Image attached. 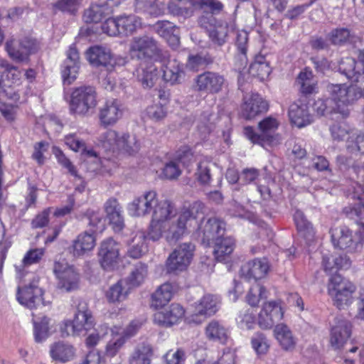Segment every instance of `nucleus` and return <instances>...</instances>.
Segmentation results:
<instances>
[{
  "label": "nucleus",
  "instance_id": "9",
  "mask_svg": "<svg viewBox=\"0 0 364 364\" xmlns=\"http://www.w3.org/2000/svg\"><path fill=\"white\" fill-rule=\"evenodd\" d=\"M331 240L335 247L348 252H359L364 242L363 235L358 231L354 234L347 227H341L331 230Z\"/></svg>",
  "mask_w": 364,
  "mask_h": 364
},
{
  "label": "nucleus",
  "instance_id": "10",
  "mask_svg": "<svg viewBox=\"0 0 364 364\" xmlns=\"http://www.w3.org/2000/svg\"><path fill=\"white\" fill-rule=\"evenodd\" d=\"M225 84V77L215 71L206 70L193 79L192 89L200 93L218 94Z\"/></svg>",
  "mask_w": 364,
  "mask_h": 364
},
{
  "label": "nucleus",
  "instance_id": "32",
  "mask_svg": "<svg viewBox=\"0 0 364 364\" xmlns=\"http://www.w3.org/2000/svg\"><path fill=\"white\" fill-rule=\"evenodd\" d=\"M198 0H171L168 4V9L171 14L188 18L191 17L195 12L197 6Z\"/></svg>",
  "mask_w": 364,
  "mask_h": 364
},
{
  "label": "nucleus",
  "instance_id": "12",
  "mask_svg": "<svg viewBox=\"0 0 364 364\" xmlns=\"http://www.w3.org/2000/svg\"><path fill=\"white\" fill-rule=\"evenodd\" d=\"M279 123L277 120L272 117H268L262 120L258 127L260 134H257L251 127L245 128L244 134L252 143L260 144L264 146L266 144H272L275 137L274 134L277 129Z\"/></svg>",
  "mask_w": 364,
  "mask_h": 364
},
{
  "label": "nucleus",
  "instance_id": "53",
  "mask_svg": "<svg viewBox=\"0 0 364 364\" xmlns=\"http://www.w3.org/2000/svg\"><path fill=\"white\" fill-rule=\"evenodd\" d=\"M147 274V265L144 263L137 262L133 267L126 280L131 287H138L144 282Z\"/></svg>",
  "mask_w": 364,
  "mask_h": 364
},
{
  "label": "nucleus",
  "instance_id": "3",
  "mask_svg": "<svg viewBox=\"0 0 364 364\" xmlns=\"http://www.w3.org/2000/svg\"><path fill=\"white\" fill-rule=\"evenodd\" d=\"M196 217L188 208L181 210L178 214L174 205V213L166 222L165 239L169 243H176L184 235L190 232V228L196 225Z\"/></svg>",
  "mask_w": 364,
  "mask_h": 364
},
{
  "label": "nucleus",
  "instance_id": "55",
  "mask_svg": "<svg viewBox=\"0 0 364 364\" xmlns=\"http://www.w3.org/2000/svg\"><path fill=\"white\" fill-rule=\"evenodd\" d=\"M228 32V25L226 23L218 22L208 31V36L213 43L222 46L226 41Z\"/></svg>",
  "mask_w": 364,
  "mask_h": 364
},
{
  "label": "nucleus",
  "instance_id": "54",
  "mask_svg": "<svg viewBox=\"0 0 364 364\" xmlns=\"http://www.w3.org/2000/svg\"><path fill=\"white\" fill-rule=\"evenodd\" d=\"M120 34L129 35L141 26V19L135 15L119 16Z\"/></svg>",
  "mask_w": 364,
  "mask_h": 364
},
{
  "label": "nucleus",
  "instance_id": "22",
  "mask_svg": "<svg viewBox=\"0 0 364 364\" xmlns=\"http://www.w3.org/2000/svg\"><path fill=\"white\" fill-rule=\"evenodd\" d=\"M18 41L20 43V51L16 50L13 41H6V50L13 60L23 62L27 60L28 55L36 49V41L30 37H24Z\"/></svg>",
  "mask_w": 364,
  "mask_h": 364
},
{
  "label": "nucleus",
  "instance_id": "4",
  "mask_svg": "<svg viewBox=\"0 0 364 364\" xmlns=\"http://www.w3.org/2000/svg\"><path fill=\"white\" fill-rule=\"evenodd\" d=\"M97 95L92 86H80L75 88L69 101L70 114L85 117L93 112L97 105Z\"/></svg>",
  "mask_w": 364,
  "mask_h": 364
},
{
  "label": "nucleus",
  "instance_id": "50",
  "mask_svg": "<svg viewBox=\"0 0 364 364\" xmlns=\"http://www.w3.org/2000/svg\"><path fill=\"white\" fill-rule=\"evenodd\" d=\"M5 68L3 73V79L0 80V88L11 87L13 85H18L21 78V73L18 68L7 63L1 65Z\"/></svg>",
  "mask_w": 364,
  "mask_h": 364
},
{
  "label": "nucleus",
  "instance_id": "14",
  "mask_svg": "<svg viewBox=\"0 0 364 364\" xmlns=\"http://www.w3.org/2000/svg\"><path fill=\"white\" fill-rule=\"evenodd\" d=\"M358 58L362 63H358L353 58H346L341 60L338 71L353 83H364V50L359 51Z\"/></svg>",
  "mask_w": 364,
  "mask_h": 364
},
{
  "label": "nucleus",
  "instance_id": "11",
  "mask_svg": "<svg viewBox=\"0 0 364 364\" xmlns=\"http://www.w3.org/2000/svg\"><path fill=\"white\" fill-rule=\"evenodd\" d=\"M161 50L157 42L148 36L135 37L130 45V54L132 58L138 60L158 59L161 55ZM146 62V61H144Z\"/></svg>",
  "mask_w": 364,
  "mask_h": 364
},
{
  "label": "nucleus",
  "instance_id": "5",
  "mask_svg": "<svg viewBox=\"0 0 364 364\" xmlns=\"http://www.w3.org/2000/svg\"><path fill=\"white\" fill-rule=\"evenodd\" d=\"M74 304L76 309L74 318L72 321L65 323L61 329L62 336H68L70 330L73 334L80 335L92 329L95 325V318L87 301L78 298L74 301Z\"/></svg>",
  "mask_w": 364,
  "mask_h": 364
},
{
  "label": "nucleus",
  "instance_id": "29",
  "mask_svg": "<svg viewBox=\"0 0 364 364\" xmlns=\"http://www.w3.org/2000/svg\"><path fill=\"white\" fill-rule=\"evenodd\" d=\"M136 77L144 89H150L158 80L159 72L155 65L144 62L136 70Z\"/></svg>",
  "mask_w": 364,
  "mask_h": 364
},
{
  "label": "nucleus",
  "instance_id": "43",
  "mask_svg": "<svg viewBox=\"0 0 364 364\" xmlns=\"http://www.w3.org/2000/svg\"><path fill=\"white\" fill-rule=\"evenodd\" d=\"M355 36L347 28H336L326 36V39L333 46H343L352 42Z\"/></svg>",
  "mask_w": 364,
  "mask_h": 364
},
{
  "label": "nucleus",
  "instance_id": "18",
  "mask_svg": "<svg viewBox=\"0 0 364 364\" xmlns=\"http://www.w3.org/2000/svg\"><path fill=\"white\" fill-rule=\"evenodd\" d=\"M202 243L210 246L212 242L225 235V223L215 218L208 219L199 228Z\"/></svg>",
  "mask_w": 364,
  "mask_h": 364
},
{
  "label": "nucleus",
  "instance_id": "19",
  "mask_svg": "<svg viewBox=\"0 0 364 364\" xmlns=\"http://www.w3.org/2000/svg\"><path fill=\"white\" fill-rule=\"evenodd\" d=\"M352 325L346 319L336 318L335 323L331 329L330 343L334 349H339L351 335Z\"/></svg>",
  "mask_w": 364,
  "mask_h": 364
},
{
  "label": "nucleus",
  "instance_id": "57",
  "mask_svg": "<svg viewBox=\"0 0 364 364\" xmlns=\"http://www.w3.org/2000/svg\"><path fill=\"white\" fill-rule=\"evenodd\" d=\"M336 162L341 171H348L350 176L353 177V173L360 171V167L364 165V162L353 161L350 158L344 155H339L336 158Z\"/></svg>",
  "mask_w": 364,
  "mask_h": 364
},
{
  "label": "nucleus",
  "instance_id": "59",
  "mask_svg": "<svg viewBox=\"0 0 364 364\" xmlns=\"http://www.w3.org/2000/svg\"><path fill=\"white\" fill-rule=\"evenodd\" d=\"M53 153L56 157L58 162L67 168L68 172L75 178L81 180V176L77 173L76 167L72 164L69 159L63 154V152L58 147H53Z\"/></svg>",
  "mask_w": 364,
  "mask_h": 364
},
{
  "label": "nucleus",
  "instance_id": "28",
  "mask_svg": "<svg viewBox=\"0 0 364 364\" xmlns=\"http://www.w3.org/2000/svg\"><path fill=\"white\" fill-rule=\"evenodd\" d=\"M266 259H255L245 264L241 268V274L245 279L257 280L263 278L269 270Z\"/></svg>",
  "mask_w": 364,
  "mask_h": 364
},
{
  "label": "nucleus",
  "instance_id": "7",
  "mask_svg": "<svg viewBox=\"0 0 364 364\" xmlns=\"http://www.w3.org/2000/svg\"><path fill=\"white\" fill-rule=\"evenodd\" d=\"M195 245L192 242H183L177 246L166 261L167 273L178 274L186 270L193 257Z\"/></svg>",
  "mask_w": 364,
  "mask_h": 364
},
{
  "label": "nucleus",
  "instance_id": "45",
  "mask_svg": "<svg viewBox=\"0 0 364 364\" xmlns=\"http://www.w3.org/2000/svg\"><path fill=\"white\" fill-rule=\"evenodd\" d=\"M206 337L213 341L224 343L228 338L227 328L218 321L212 320L205 327Z\"/></svg>",
  "mask_w": 364,
  "mask_h": 364
},
{
  "label": "nucleus",
  "instance_id": "34",
  "mask_svg": "<svg viewBox=\"0 0 364 364\" xmlns=\"http://www.w3.org/2000/svg\"><path fill=\"white\" fill-rule=\"evenodd\" d=\"M113 12L112 6L106 2L92 4L84 11L83 19L85 23H98L102 18L109 16Z\"/></svg>",
  "mask_w": 364,
  "mask_h": 364
},
{
  "label": "nucleus",
  "instance_id": "8",
  "mask_svg": "<svg viewBox=\"0 0 364 364\" xmlns=\"http://www.w3.org/2000/svg\"><path fill=\"white\" fill-rule=\"evenodd\" d=\"M220 299L217 295L207 294L196 302L192 313L187 317L188 323L201 324L207 317L215 314L220 309Z\"/></svg>",
  "mask_w": 364,
  "mask_h": 364
},
{
  "label": "nucleus",
  "instance_id": "35",
  "mask_svg": "<svg viewBox=\"0 0 364 364\" xmlns=\"http://www.w3.org/2000/svg\"><path fill=\"white\" fill-rule=\"evenodd\" d=\"M349 197L353 200H357L358 203L353 207L344 208L346 215L350 219L364 218V187L358 186Z\"/></svg>",
  "mask_w": 364,
  "mask_h": 364
},
{
  "label": "nucleus",
  "instance_id": "47",
  "mask_svg": "<svg viewBox=\"0 0 364 364\" xmlns=\"http://www.w3.org/2000/svg\"><path fill=\"white\" fill-rule=\"evenodd\" d=\"M214 168L215 164L207 157L198 162L195 175L196 179L201 185L206 186L210 183L212 177V170Z\"/></svg>",
  "mask_w": 364,
  "mask_h": 364
},
{
  "label": "nucleus",
  "instance_id": "36",
  "mask_svg": "<svg viewBox=\"0 0 364 364\" xmlns=\"http://www.w3.org/2000/svg\"><path fill=\"white\" fill-rule=\"evenodd\" d=\"M95 246V238L92 233L87 231L80 234L73 241L72 248L73 254L75 257L84 255L92 250Z\"/></svg>",
  "mask_w": 364,
  "mask_h": 364
},
{
  "label": "nucleus",
  "instance_id": "17",
  "mask_svg": "<svg viewBox=\"0 0 364 364\" xmlns=\"http://www.w3.org/2000/svg\"><path fill=\"white\" fill-rule=\"evenodd\" d=\"M43 291L38 285L33 282L18 292V301L29 309L45 308L43 299Z\"/></svg>",
  "mask_w": 364,
  "mask_h": 364
},
{
  "label": "nucleus",
  "instance_id": "2",
  "mask_svg": "<svg viewBox=\"0 0 364 364\" xmlns=\"http://www.w3.org/2000/svg\"><path fill=\"white\" fill-rule=\"evenodd\" d=\"M127 209L134 217H145L151 213L153 218L158 210L164 209L166 213L174 210V203L167 199L159 200L156 191L149 190L135 198Z\"/></svg>",
  "mask_w": 364,
  "mask_h": 364
},
{
  "label": "nucleus",
  "instance_id": "21",
  "mask_svg": "<svg viewBox=\"0 0 364 364\" xmlns=\"http://www.w3.org/2000/svg\"><path fill=\"white\" fill-rule=\"evenodd\" d=\"M288 114L291 122L298 128L308 126L314 121L308 105L301 101L295 102L289 106Z\"/></svg>",
  "mask_w": 364,
  "mask_h": 364
},
{
  "label": "nucleus",
  "instance_id": "49",
  "mask_svg": "<svg viewBox=\"0 0 364 364\" xmlns=\"http://www.w3.org/2000/svg\"><path fill=\"white\" fill-rule=\"evenodd\" d=\"M33 322L34 325V336L36 342L40 343L44 341L48 336L49 319L45 316L32 313Z\"/></svg>",
  "mask_w": 364,
  "mask_h": 364
},
{
  "label": "nucleus",
  "instance_id": "56",
  "mask_svg": "<svg viewBox=\"0 0 364 364\" xmlns=\"http://www.w3.org/2000/svg\"><path fill=\"white\" fill-rule=\"evenodd\" d=\"M117 147L123 149L129 155H133L139 151V144L135 136L124 134L118 141Z\"/></svg>",
  "mask_w": 364,
  "mask_h": 364
},
{
  "label": "nucleus",
  "instance_id": "60",
  "mask_svg": "<svg viewBox=\"0 0 364 364\" xmlns=\"http://www.w3.org/2000/svg\"><path fill=\"white\" fill-rule=\"evenodd\" d=\"M251 343L253 349L258 355H264L269 350L268 340L266 336L261 332L255 333L251 339Z\"/></svg>",
  "mask_w": 364,
  "mask_h": 364
},
{
  "label": "nucleus",
  "instance_id": "44",
  "mask_svg": "<svg viewBox=\"0 0 364 364\" xmlns=\"http://www.w3.org/2000/svg\"><path fill=\"white\" fill-rule=\"evenodd\" d=\"M294 219L301 236L308 242L311 241L314 237V230L311 223L306 219L304 213L296 210L294 214Z\"/></svg>",
  "mask_w": 364,
  "mask_h": 364
},
{
  "label": "nucleus",
  "instance_id": "26",
  "mask_svg": "<svg viewBox=\"0 0 364 364\" xmlns=\"http://www.w3.org/2000/svg\"><path fill=\"white\" fill-rule=\"evenodd\" d=\"M87 59L95 67H105L112 68L114 60L109 50L102 46H93L86 52Z\"/></svg>",
  "mask_w": 364,
  "mask_h": 364
},
{
  "label": "nucleus",
  "instance_id": "1",
  "mask_svg": "<svg viewBox=\"0 0 364 364\" xmlns=\"http://www.w3.org/2000/svg\"><path fill=\"white\" fill-rule=\"evenodd\" d=\"M326 89L330 97L316 101L314 105V110L321 116L338 114L337 119L348 117L349 106L362 95L360 89L345 84H329Z\"/></svg>",
  "mask_w": 364,
  "mask_h": 364
},
{
  "label": "nucleus",
  "instance_id": "51",
  "mask_svg": "<svg viewBox=\"0 0 364 364\" xmlns=\"http://www.w3.org/2000/svg\"><path fill=\"white\" fill-rule=\"evenodd\" d=\"M136 9L152 16H159L164 14L163 5L159 0H136Z\"/></svg>",
  "mask_w": 364,
  "mask_h": 364
},
{
  "label": "nucleus",
  "instance_id": "24",
  "mask_svg": "<svg viewBox=\"0 0 364 364\" xmlns=\"http://www.w3.org/2000/svg\"><path fill=\"white\" fill-rule=\"evenodd\" d=\"M173 213L174 210L167 213L164 209L158 210L154 217L151 218L146 237L153 241H158L161 238L164 230H166V222Z\"/></svg>",
  "mask_w": 364,
  "mask_h": 364
},
{
  "label": "nucleus",
  "instance_id": "63",
  "mask_svg": "<svg viewBox=\"0 0 364 364\" xmlns=\"http://www.w3.org/2000/svg\"><path fill=\"white\" fill-rule=\"evenodd\" d=\"M119 139V138L117 132L112 129L106 131L99 136V141L101 143L102 146L107 149H110L114 146H118Z\"/></svg>",
  "mask_w": 364,
  "mask_h": 364
},
{
  "label": "nucleus",
  "instance_id": "48",
  "mask_svg": "<svg viewBox=\"0 0 364 364\" xmlns=\"http://www.w3.org/2000/svg\"><path fill=\"white\" fill-rule=\"evenodd\" d=\"M214 63V58L208 53H200L190 55L186 66L192 71L197 72L200 68L210 65Z\"/></svg>",
  "mask_w": 364,
  "mask_h": 364
},
{
  "label": "nucleus",
  "instance_id": "37",
  "mask_svg": "<svg viewBox=\"0 0 364 364\" xmlns=\"http://www.w3.org/2000/svg\"><path fill=\"white\" fill-rule=\"evenodd\" d=\"M173 295V287L171 283L161 284L151 295V306L154 309L162 308L171 301Z\"/></svg>",
  "mask_w": 364,
  "mask_h": 364
},
{
  "label": "nucleus",
  "instance_id": "23",
  "mask_svg": "<svg viewBox=\"0 0 364 364\" xmlns=\"http://www.w3.org/2000/svg\"><path fill=\"white\" fill-rule=\"evenodd\" d=\"M122 105L117 100H107L99 111V119L101 124L105 126L114 124L122 116Z\"/></svg>",
  "mask_w": 364,
  "mask_h": 364
},
{
  "label": "nucleus",
  "instance_id": "40",
  "mask_svg": "<svg viewBox=\"0 0 364 364\" xmlns=\"http://www.w3.org/2000/svg\"><path fill=\"white\" fill-rule=\"evenodd\" d=\"M146 235L144 231H138L127 243L129 246L128 254L132 258L141 257L147 250L146 245Z\"/></svg>",
  "mask_w": 364,
  "mask_h": 364
},
{
  "label": "nucleus",
  "instance_id": "30",
  "mask_svg": "<svg viewBox=\"0 0 364 364\" xmlns=\"http://www.w3.org/2000/svg\"><path fill=\"white\" fill-rule=\"evenodd\" d=\"M104 209L114 230H121L124 226V223L122 215V207L118 200L114 198H109L104 205Z\"/></svg>",
  "mask_w": 364,
  "mask_h": 364
},
{
  "label": "nucleus",
  "instance_id": "25",
  "mask_svg": "<svg viewBox=\"0 0 364 364\" xmlns=\"http://www.w3.org/2000/svg\"><path fill=\"white\" fill-rule=\"evenodd\" d=\"M185 314L183 306L178 304H172L164 311H159L154 315L155 323L162 326H171L181 320Z\"/></svg>",
  "mask_w": 364,
  "mask_h": 364
},
{
  "label": "nucleus",
  "instance_id": "52",
  "mask_svg": "<svg viewBox=\"0 0 364 364\" xmlns=\"http://www.w3.org/2000/svg\"><path fill=\"white\" fill-rule=\"evenodd\" d=\"M248 33L245 31L237 32L236 37V46L238 53L236 58L238 59V70L245 68L247 64V45Z\"/></svg>",
  "mask_w": 364,
  "mask_h": 364
},
{
  "label": "nucleus",
  "instance_id": "39",
  "mask_svg": "<svg viewBox=\"0 0 364 364\" xmlns=\"http://www.w3.org/2000/svg\"><path fill=\"white\" fill-rule=\"evenodd\" d=\"M50 353L53 360L65 363L73 358L75 350L73 346L68 343L57 342L51 345Z\"/></svg>",
  "mask_w": 364,
  "mask_h": 364
},
{
  "label": "nucleus",
  "instance_id": "41",
  "mask_svg": "<svg viewBox=\"0 0 364 364\" xmlns=\"http://www.w3.org/2000/svg\"><path fill=\"white\" fill-rule=\"evenodd\" d=\"M274 334L282 348L285 350H292L296 346V341L289 328L284 324H277Z\"/></svg>",
  "mask_w": 364,
  "mask_h": 364
},
{
  "label": "nucleus",
  "instance_id": "61",
  "mask_svg": "<svg viewBox=\"0 0 364 364\" xmlns=\"http://www.w3.org/2000/svg\"><path fill=\"white\" fill-rule=\"evenodd\" d=\"M198 8L203 10L204 13L213 15L219 14L223 9V4L218 0H198Z\"/></svg>",
  "mask_w": 364,
  "mask_h": 364
},
{
  "label": "nucleus",
  "instance_id": "38",
  "mask_svg": "<svg viewBox=\"0 0 364 364\" xmlns=\"http://www.w3.org/2000/svg\"><path fill=\"white\" fill-rule=\"evenodd\" d=\"M131 288L127 280L120 279L109 288L106 293V297L109 302L123 301L127 298Z\"/></svg>",
  "mask_w": 364,
  "mask_h": 364
},
{
  "label": "nucleus",
  "instance_id": "13",
  "mask_svg": "<svg viewBox=\"0 0 364 364\" xmlns=\"http://www.w3.org/2000/svg\"><path fill=\"white\" fill-rule=\"evenodd\" d=\"M53 272L59 279V287L65 291H71L78 289L80 276L73 266L64 262H55Z\"/></svg>",
  "mask_w": 364,
  "mask_h": 364
},
{
  "label": "nucleus",
  "instance_id": "46",
  "mask_svg": "<svg viewBox=\"0 0 364 364\" xmlns=\"http://www.w3.org/2000/svg\"><path fill=\"white\" fill-rule=\"evenodd\" d=\"M249 73L252 77H257L260 80L267 78L271 73V68L265 57L257 56L250 66Z\"/></svg>",
  "mask_w": 364,
  "mask_h": 364
},
{
  "label": "nucleus",
  "instance_id": "16",
  "mask_svg": "<svg viewBox=\"0 0 364 364\" xmlns=\"http://www.w3.org/2000/svg\"><path fill=\"white\" fill-rule=\"evenodd\" d=\"M65 143L73 151H81L82 155L85 157L84 164L85 165L90 164V167L88 168L89 171L93 172L99 168V158L97 153L92 149L87 150L85 141L75 134L65 136Z\"/></svg>",
  "mask_w": 364,
  "mask_h": 364
},
{
  "label": "nucleus",
  "instance_id": "58",
  "mask_svg": "<svg viewBox=\"0 0 364 364\" xmlns=\"http://www.w3.org/2000/svg\"><path fill=\"white\" fill-rule=\"evenodd\" d=\"M263 298H267V291L263 286L257 283L250 289L246 296L247 303L252 306H256Z\"/></svg>",
  "mask_w": 364,
  "mask_h": 364
},
{
  "label": "nucleus",
  "instance_id": "31",
  "mask_svg": "<svg viewBox=\"0 0 364 364\" xmlns=\"http://www.w3.org/2000/svg\"><path fill=\"white\" fill-rule=\"evenodd\" d=\"M213 255L217 261L225 262L232 253L235 242L234 238L229 236L220 237L216 238L213 242Z\"/></svg>",
  "mask_w": 364,
  "mask_h": 364
},
{
  "label": "nucleus",
  "instance_id": "42",
  "mask_svg": "<svg viewBox=\"0 0 364 364\" xmlns=\"http://www.w3.org/2000/svg\"><path fill=\"white\" fill-rule=\"evenodd\" d=\"M153 349L150 344L142 343L138 345L130 355L129 364H151Z\"/></svg>",
  "mask_w": 364,
  "mask_h": 364
},
{
  "label": "nucleus",
  "instance_id": "62",
  "mask_svg": "<svg viewBox=\"0 0 364 364\" xmlns=\"http://www.w3.org/2000/svg\"><path fill=\"white\" fill-rule=\"evenodd\" d=\"M146 112L148 117L155 122L164 119L167 115L166 107L161 103H156L149 106L146 109Z\"/></svg>",
  "mask_w": 364,
  "mask_h": 364
},
{
  "label": "nucleus",
  "instance_id": "64",
  "mask_svg": "<svg viewBox=\"0 0 364 364\" xmlns=\"http://www.w3.org/2000/svg\"><path fill=\"white\" fill-rule=\"evenodd\" d=\"M164 359L166 364H184L186 353L182 348L170 350L164 355Z\"/></svg>",
  "mask_w": 364,
  "mask_h": 364
},
{
  "label": "nucleus",
  "instance_id": "20",
  "mask_svg": "<svg viewBox=\"0 0 364 364\" xmlns=\"http://www.w3.org/2000/svg\"><path fill=\"white\" fill-rule=\"evenodd\" d=\"M267 109V102L259 95L253 93L249 97H244L241 114L245 119H252Z\"/></svg>",
  "mask_w": 364,
  "mask_h": 364
},
{
  "label": "nucleus",
  "instance_id": "27",
  "mask_svg": "<svg viewBox=\"0 0 364 364\" xmlns=\"http://www.w3.org/2000/svg\"><path fill=\"white\" fill-rule=\"evenodd\" d=\"M67 55L62 74L64 82L70 85L76 79L80 68L79 53L75 46L70 47Z\"/></svg>",
  "mask_w": 364,
  "mask_h": 364
},
{
  "label": "nucleus",
  "instance_id": "6",
  "mask_svg": "<svg viewBox=\"0 0 364 364\" xmlns=\"http://www.w3.org/2000/svg\"><path fill=\"white\" fill-rule=\"evenodd\" d=\"M355 289L352 282L345 280L340 274H335L329 279L328 293L333 299L334 305L339 309H345L352 303Z\"/></svg>",
  "mask_w": 364,
  "mask_h": 364
},
{
  "label": "nucleus",
  "instance_id": "33",
  "mask_svg": "<svg viewBox=\"0 0 364 364\" xmlns=\"http://www.w3.org/2000/svg\"><path fill=\"white\" fill-rule=\"evenodd\" d=\"M184 77L183 66L176 60H169L163 67V79L171 85L182 83Z\"/></svg>",
  "mask_w": 364,
  "mask_h": 364
},
{
  "label": "nucleus",
  "instance_id": "15",
  "mask_svg": "<svg viewBox=\"0 0 364 364\" xmlns=\"http://www.w3.org/2000/svg\"><path fill=\"white\" fill-rule=\"evenodd\" d=\"M99 262L105 270H111L119 260V246L112 238L103 240L98 251Z\"/></svg>",
  "mask_w": 364,
  "mask_h": 364
}]
</instances>
